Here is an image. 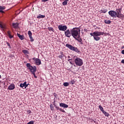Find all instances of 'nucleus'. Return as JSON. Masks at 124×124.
Wrapping results in <instances>:
<instances>
[{"label": "nucleus", "instance_id": "f257e3e1", "mask_svg": "<svg viewBox=\"0 0 124 124\" xmlns=\"http://www.w3.org/2000/svg\"><path fill=\"white\" fill-rule=\"evenodd\" d=\"M71 33L75 39H77V37L80 38V30L78 28H74L71 30Z\"/></svg>", "mask_w": 124, "mask_h": 124}, {"label": "nucleus", "instance_id": "f03ea898", "mask_svg": "<svg viewBox=\"0 0 124 124\" xmlns=\"http://www.w3.org/2000/svg\"><path fill=\"white\" fill-rule=\"evenodd\" d=\"M104 34H105V33H104V32H99L98 31H95L93 33H90V35H91V36H93L94 40H95L96 41H98V40H100V37H99V36H100V35H103Z\"/></svg>", "mask_w": 124, "mask_h": 124}, {"label": "nucleus", "instance_id": "7ed1b4c3", "mask_svg": "<svg viewBox=\"0 0 124 124\" xmlns=\"http://www.w3.org/2000/svg\"><path fill=\"white\" fill-rule=\"evenodd\" d=\"M26 66L28 67L27 68L30 70V72H31L32 74H33L34 78H37V77L35 75V72H36V69H37L36 66H32L31 65V63H28L26 64Z\"/></svg>", "mask_w": 124, "mask_h": 124}, {"label": "nucleus", "instance_id": "20e7f679", "mask_svg": "<svg viewBox=\"0 0 124 124\" xmlns=\"http://www.w3.org/2000/svg\"><path fill=\"white\" fill-rule=\"evenodd\" d=\"M116 10H118V11H117V15L116 17L119 19H121L122 21H124V14H122V7L118 9H116Z\"/></svg>", "mask_w": 124, "mask_h": 124}, {"label": "nucleus", "instance_id": "39448f33", "mask_svg": "<svg viewBox=\"0 0 124 124\" xmlns=\"http://www.w3.org/2000/svg\"><path fill=\"white\" fill-rule=\"evenodd\" d=\"M75 63L78 66H82L83 65V60L79 58L75 59Z\"/></svg>", "mask_w": 124, "mask_h": 124}, {"label": "nucleus", "instance_id": "423d86ee", "mask_svg": "<svg viewBox=\"0 0 124 124\" xmlns=\"http://www.w3.org/2000/svg\"><path fill=\"white\" fill-rule=\"evenodd\" d=\"M117 11H118L117 10L116 11L113 10L110 11L108 12V14L111 17H112V18H117V15H118Z\"/></svg>", "mask_w": 124, "mask_h": 124}, {"label": "nucleus", "instance_id": "0eeeda50", "mask_svg": "<svg viewBox=\"0 0 124 124\" xmlns=\"http://www.w3.org/2000/svg\"><path fill=\"white\" fill-rule=\"evenodd\" d=\"M59 31H65L67 30V26L65 25H60L58 26Z\"/></svg>", "mask_w": 124, "mask_h": 124}, {"label": "nucleus", "instance_id": "6e6552de", "mask_svg": "<svg viewBox=\"0 0 124 124\" xmlns=\"http://www.w3.org/2000/svg\"><path fill=\"white\" fill-rule=\"evenodd\" d=\"M33 61H35V63L36 65H40L41 64V60L38 58H34L32 59Z\"/></svg>", "mask_w": 124, "mask_h": 124}, {"label": "nucleus", "instance_id": "1a4fd4ad", "mask_svg": "<svg viewBox=\"0 0 124 124\" xmlns=\"http://www.w3.org/2000/svg\"><path fill=\"white\" fill-rule=\"evenodd\" d=\"M65 35L66 37H70L71 36V31H69V29L66 30L64 32Z\"/></svg>", "mask_w": 124, "mask_h": 124}, {"label": "nucleus", "instance_id": "9d476101", "mask_svg": "<svg viewBox=\"0 0 124 124\" xmlns=\"http://www.w3.org/2000/svg\"><path fill=\"white\" fill-rule=\"evenodd\" d=\"M66 47L70 49L71 51H73V49L75 46H72L71 45L69 44H66Z\"/></svg>", "mask_w": 124, "mask_h": 124}, {"label": "nucleus", "instance_id": "9b49d317", "mask_svg": "<svg viewBox=\"0 0 124 124\" xmlns=\"http://www.w3.org/2000/svg\"><path fill=\"white\" fill-rule=\"evenodd\" d=\"M14 89H15V85L13 83L11 84L8 87V90H10V91H12V90H14Z\"/></svg>", "mask_w": 124, "mask_h": 124}, {"label": "nucleus", "instance_id": "f8f14e48", "mask_svg": "<svg viewBox=\"0 0 124 124\" xmlns=\"http://www.w3.org/2000/svg\"><path fill=\"white\" fill-rule=\"evenodd\" d=\"M17 35L20 40H24L25 39V36L24 35H21L19 33H17Z\"/></svg>", "mask_w": 124, "mask_h": 124}, {"label": "nucleus", "instance_id": "ddd939ff", "mask_svg": "<svg viewBox=\"0 0 124 124\" xmlns=\"http://www.w3.org/2000/svg\"><path fill=\"white\" fill-rule=\"evenodd\" d=\"M60 107H62L63 108H68V105L63 103H61L60 104Z\"/></svg>", "mask_w": 124, "mask_h": 124}, {"label": "nucleus", "instance_id": "4468645a", "mask_svg": "<svg viewBox=\"0 0 124 124\" xmlns=\"http://www.w3.org/2000/svg\"><path fill=\"white\" fill-rule=\"evenodd\" d=\"M12 26L14 29H17L19 26V23H13Z\"/></svg>", "mask_w": 124, "mask_h": 124}, {"label": "nucleus", "instance_id": "2eb2a0df", "mask_svg": "<svg viewBox=\"0 0 124 124\" xmlns=\"http://www.w3.org/2000/svg\"><path fill=\"white\" fill-rule=\"evenodd\" d=\"M7 33L9 38H10V39H11V38H13V37H14V36L13 35H11V31H7Z\"/></svg>", "mask_w": 124, "mask_h": 124}, {"label": "nucleus", "instance_id": "dca6fc26", "mask_svg": "<svg viewBox=\"0 0 124 124\" xmlns=\"http://www.w3.org/2000/svg\"><path fill=\"white\" fill-rule=\"evenodd\" d=\"M76 40H77L78 42H80L81 44H83V40H82V38H81V36H80V38L77 37Z\"/></svg>", "mask_w": 124, "mask_h": 124}, {"label": "nucleus", "instance_id": "f3484780", "mask_svg": "<svg viewBox=\"0 0 124 124\" xmlns=\"http://www.w3.org/2000/svg\"><path fill=\"white\" fill-rule=\"evenodd\" d=\"M73 51H74V52H76V53H80V50L77 48V47H74V49H73Z\"/></svg>", "mask_w": 124, "mask_h": 124}, {"label": "nucleus", "instance_id": "a211bd4d", "mask_svg": "<svg viewBox=\"0 0 124 124\" xmlns=\"http://www.w3.org/2000/svg\"><path fill=\"white\" fill-rule=\"evenodd\" d=\"M45 17V16L39 14V16L37 17V18L38 19H40L41 18L43 19Z\"/></svg>", "mask_w": 124, "mask_h": 124}, {"label": "nucleus", "instance_id": "6ab92c4d", "mask_svg": "<svg viewBox=\"0 0 124 124\" xmlns=\"http://www.w3.org/2000/svg\"><path fill=\"white\" fill-rule=\"evenodd\" d=\"M27 84V82H24L23 83H21L20 84V87H21V88H24V86L26 85Z\"/></svg>", "mask_w": 124, "mask_h": 124}, {"label": "nucleus", "instance_id": "aec40b11", "mask_svg": "<svg viewBox=\"0 0 124 124\" xmlns=\"http://www.w3.org/2000/svg\"><path fill=\"white\" fill-rule=\"evenodd\" d=\"M57 110H59V111H61V112H63V113H65V111L64 110L62 109V108H60L59 107L56 108Z\"/></svg>", "mask_w": 124, "mask_h": 124}, {"label": "nucleus", "instance_id": "412c9836", "mask_svg": "<svg viewBox=\"0 0 124 124\" xmlns=\"http://www.w3.org/2000/svg\"><path fill=\"white\" fill-rule=\"evenodd\" d=\"M104 115H105V116L106 117H109V116H110V114H109V113H107V112L105 111H104L103 112Z\"/></svg>", "mask_w": 124, "mask_h": 124}, {"label": "nucleus", "instance_id": "4be33fe9", "mask_svg": "<svg viewBox=\"0 0 124 124\" xmlns=\"http://www.w3.org/2000/svg\"><path fill=\"white\" fill-rule=\"evenodd\" d=\"M105 24H108V25H109V24H111V20H105Z\"/></svg>", "mask_w": 124, "mask_h": 124}, {"label": "nucleus", "instance_id": "5701e85b", "mask_svg": "<svg viewBox=\"0 0 124 124\" xmlns=\"http://www.w3.org/2000/svg\"><path fill=\"white\" fill-rule=\"evenodd\" d=\"M108 10L107 9H104V10H101L100 12L101 13H106Z\"/></svg>", "mask_w": 124, "mask_h": 124}, {"label": "nucleus", "instance_id": "b1692460", "mask_svg": "<svg viewBox=\"0 0 124 124\" xmlns=\"http://www.w3.org/2000/svg\"><path fill=\"white\" fill-rule=\"evenodd\" d=\"M48 30L49 31H53V32L55 31V30H54V29H53L52 27H48Z\"/></svg>", "mask_w": 124, "mask_h": 124}, {"label": "nucleus", "instance_id": "393cba45", "mask_svg": "<svg viewBox=\"0 0 124 124\" xmlns=\"http://www.w3.org/2000/svg\"><path fill=\"white\" fill-rule=\"evenodd\" d=\"M22 52L24 54H30V52L29 51H28V50L24 49L22 50Z\"/></svg>", "mask_w": 124, "mask_h": 124}, {"label": "nucleus", "instance_id": "a878e982", "mask_svg": "<svg viewBox=\"0 0 124 124\" xmlns=\"http://www.w3.org/2000/svg\"><path fill=\"white\" fill-rule=\"evenodd\" d=\"M63 85L64 87H68V86H69V83H68V82H64Z\"/></svg>", "mask_w": 124, "mask_h": 124}, {"label": "nucleus", "instance_id": "bb28decb", "mask_svg": "<svg viewBox=\"0 0 124 124\" xmlns=\"http://www.w3.org/2000/svg\"><path fill=\"white\" fill-rule=\"evenodd\" d=\"M99 108L100 109V110H101V111H102V113L104 111V109H103V108H102V106H99Z\"/></svg>", "mask_w": 124, "mask_h": 124}, {"label": "nucleus", "instance_id": "cd10ccee", "mask_svg": "<svg viewBox=\"0 0 124 124\" xmlns=\"http://www.w3.org/2000/svg\"><path fill=\"white\" fill-rule=\"evenodd\" d=\"M50 108L51 111H54V106H53V105L50 104Z\"/></svg>", "mask_w": 124, "mask_h": 124}, {"label": "nucleus", "instance_id": "c85d7f7f", "mask_svg": "<svg viewBox=\"0 0 124 124\" xmlns=\"http://www.w3.org/2000/svg\"><path fill=\"white\" fill-rule=\"evenodd\" d=\"M29 37L30 38V40H31V42H33V41H34V40L33 39V38H32V36H29Z\"/></svg>", "mask_w": 124, "mask_h": 124}, {"label": "nucleus", "instance_id": "c756f323", "mask_svg": "<svg viewBox=\"0 0 124 124\" xmlns=\"http://www.w3.org/2000/svg\"><path fill=\"white\" fill-rule=\"evenodd\" d=\"M4 9H5V7L0 6V10H4Z\"/></svg>", "mask_w": 124, "mask_h": 124}, {"label": "nucleus", "instance_id": "7c9ffc66", "mask_svg": "<svg viewBox=\"0 0 124 124\" xmlns=\"http://www.w3.org/2000/svg\"><path fill=\"white\" fill-rule=\"evenodd\" d=\"M62 5H67V2H66V1H64L62 2Z\"/></svg>", "mask_w": 124, "mask_h": 124}, {"label": "nucleus", "instance_id": "2f4dec72", "mask_svg": "<svg viewBox=\"0 0 124 124\" xmlns=\"http://www.w3.org/2000/svg\"><path fill=\"white\" fill-rule=\"evenodd\" d=\"M28 34L29 35V37L31 36L32 35V33H31V31H28Z\"/></svg>", "mask_w": 124, "mask_h": 124}, {"label": "nucleus", "instance_id": "473e14b6", "mask_svg": "<svg viewBox=\"0 0 124 124\" xmlns=\"http://www.w3.org/2000/svg\"><path fill=\"white\" fill-rule=\"evenodd\" d=\"M75 83V80H72L70 81V84L71 85H73V84H74Z\"/></svg>", "mask_w": 124, "mask_h": 124}, {"label": "nucleus", "instance_id": "72a5a7b5", "mask_svg": "<svg viewBox=\"0 0 124 124\" xmlns=\"http://www.w3.org/2000/svg\"><path fill=\"white\" fill-rule=\"evenodd\" d=\"M6 44L7 45V46H9V48H10V49H11V46L10 45V44H9V43L7 42H6Z\"/></svg>", "mask_w": 124, "mask_h": 124}, {"label": "nucleus", "instance_id": "f704fd0d", "mask_svg": "<svg viewBox=\"0 0 124 124\" xmlns=\"http://www.w3.org/2000/svg\"><path fill=\"white\" fill-rule=\"evenodd\" d=\"M53 105L54 106V107L57 109V108L58 107V106H57V105H56V103H55V101L53 102Z\"/></svg>", "mask_w": 124, "mask_h": 124}, {"label": "nucleus", "instance_id": "c9c22d12", "mask_svg": "<svg viewBox=\"0 0 124 124\" xmlns=\"http://www.w3.org/2000/svg\"><path fill=\"white\" fill-rule=\"evenodd\" d=\"M63 56H64V55H59L58 56V58H59V59H62V58H63Z\"/></svg>", "mask_w": 124, "mask_h": 124}, {"label": "nucleus", "instance_id": "e433bc0d", "mask_svg": "<svg viewBox=\"0 0 124 124\" xmlns=\"http://www.w3.org/2000/svg\"><path fill=\"white\" fill-rule=\"evenodd\" d=\"M0 28H1V29H4V26L0 23Z\"/></svg>", "mask_w": 124, "mask_h": 124}, {"label": "nucleus", "instance_id": "4c0bfd02", "mask_svg": "<svg viewBox=\"0 0 124 124\" xmlns=\"http://www.w3.org/2000/svg\"><path fill=\"white\" fill-rule=\"evenodd\" d=\"M29 83L25 84V86H24V89H26L27 87H28V86H29Z\"/></svg>", "mask_w": 124, "mask_h": 124}, {"label": "nucleus", "instance_id": "58836bf2", "mask_svg": "<svg viewBox=\"0 0 124 124\" xmlns=\"http://www.w3.org/2000/svg\"><path fill=\"white\" fill-rule=\"evenodd\" d=\"M0 13H4V11H3L2 10H0Z\"/></svg>", "mask_w": 124, "mask_h": 124}, {"label": "nucleus", "instance_id": "ea45409f", "mask_svg": "<svg viewBox=\"0 0 124 124\" xmlns=\"http://www.w3.org/2000/svg\"><path fill=\"white\" fill-rule=\"evenodd\" d=\"M54 96H55V97H57V96H58V94L54 93Z\"/></svg>", "mask_w": 124, "mask_h": 124}, {"label": "nucleus", "instance_id": "a19ab883", "mask_svg": "<svg viewBox=\"0 0 124 124\" xmlns=\"http://www.w3.org/2000/svg\"><path fill=\"white\" fill-rule=\"evenodd\" d=\"M121 53L123 55H124V50H122Z\"/></svg>", "mask_w": 124, "mask_h": 124}, {"label": "nucleus", "instance_id": "79ce46f5", "mask_svg": "<svg viewBox=\"0 0 124 124\" xmlns=\"http://www.w3.org/2000/svg\"><path fill=\"white\" fill-rule=\"evenodd\" d=\"M60 54H61V56H62V55H63V53L62 51L60 52Z\"/></svg>", "mask_w": 124, "mask_h": 124}, {"label": "nucleus", "instance_id": "37998d69", "mask_svg": "<svg viewBox=\"0 0 124 124\" xmlns=\"http://www.w3.org/2000/svg\"><path fill=\"white\" fill-rule=\"evenodd\" d=\"M28 113H31V110H29L28 111H27Z\"/></svg>", "mask_w": 124, "mask_h": 124}, {"label": "nucleus", "instance_id": "c03bdc74", "mask_svg": "<svg viewBox=\"0 0 124 124\" xmlns=\"http://www.w3.org/2000/svg\"><path fill=\"white\" fill-rule=\"evenodd\" d=\"M121 63L124 64V60H122Z\"/></svg>", "mask_w": 124, "mask_h": 124}, {"label": "nucleus", "instance_id": "a18cd8bd", "mask_svg": "<svg viewBox=\"0 0 124 124\" xmlns=\"http://www.w3.org/2000/svg\"><path fill=\"white\" fill-rule=\"evenodd\" d=\"M2 84H3L4 86L5 85V82L4 81L1 82Z\"/></svg>", "mask_w": 124, "mask_h": 124}, {"label": "nucleus", "instance_id": "49530a36", "mask_svg": "<svg viewBox=\"0 0 124 124\" xmlns=\"http://www.w3.org/2000/svg\"><path fill=\"white\" fill-rule=\"evenodd\" d=\"M84 31H86V32H87V31H88V30H87V29H84Z\"/></svg>", "mask_w": 124, "mask_h": 124}, {"label": "nucleus", "instance_id": "de8ad7c7", "mask_svg": "<svg viewBox=\"0 0 124 124\" xmlns=\"http://www.w3.org/2000/svg\"><path fill=\"white\" fill-rule=\"evenodd\" d=\"M121 49H124V46H122V47H121Z\"/></svg>", "mask_w": 124, "mask_h": 124}, {"label": "nucleus", "instance_id": "09e8293b", "mask_svg": "<svg viewBox=\"0 0 124 124\" xmlns=\"http://www.w3.org/2000/svg\"><path fill=\"white\" fill-rule=\"evenodd\" d=\"M71 60H72V59H68V62H70V61H71Z\"/></svg>", "mask_w": 124, "mask_h": 124}, {"label": "nucleus", "instance_id": "8fccbe9b", "mask_svg": "<svg viewBox=\"0 0 124 124\" xmlns=\"http://www.w3.org/2000/svg\"><path fill=\"white\" fill-rule=\"evenodd\" d=\"M68 0H65V1L67 2V1H68Z\"/></svg>", "mask_w": 124, "mask_h": 124}, {"label": "nucleus", "instance_id": "3c124183", "mask_svg": "<svg viewBox=\"0 0 124 124\" xmlns=\"http://www.w3.org/2000/svg\"><path fill=\"white\" fill-rule=\"evenodd\" d=\"M70 63H71V64H72V62H70Z\"/></svg>", "mask_w": 124, "mask_h": 124}, {"label": "nucleus", "instance_id": "603ef678", "mask_svg": "<svg viewBox=\"0 0 124 124\" xmlns=\"http://www.w3.org/2000/svg\"><path fill=\"white\" fill-rule=\"evenodd\" d=\"M1 78V76L0 75V79Z\"/></svg>", "mask_w": 124, "mask_h": 124}, {"label": "nucleus", "instance_id": "864d4df0", "mask_svg": "<svg viewBox=\"0 0 124 124\" xmlns=\"http://www.w3.org/2000/svg\"><path fill=\"white\" fill-rule=\"evenodd\" d=\"M0 83H1V81H0Z\"/></svg>", "mask_w": 124, "mask_h": 124}, {"label": "nucleus", "instance_id": "5fc2aeb1", "mask_svg": "<svg viewBox=\"0 0 124 124\" xmlns=\"http://www.w3.org/2000/svg\"><path fill=\"white\" fill-rule=\"evenodd\" d=\"M123 107H124V106H123Z\"/></svg>", "mask_w": 124, "mask_h": 124}, {"label": "nucleus", "instance_id": "6e6d98bb", "mask_svg": "<svg viewBox=\"0 0 124 124\" xmlns=\"http://www.w3.org/2000/svg\"><path fill=\"white\" fill-rule=\"evenodd\" d=\"M69 57H70L69 56L68 57V58H69Z\"/></svg>", "mask_w": 124, "mask_h": 124}]
</instances>
